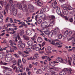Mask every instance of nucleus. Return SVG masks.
<instances>
[{"label": "nucleus", "mask_w": 75, "mask_h": 75, "mask_svg": "<svg viewBox=\"0 0 75 75\" xmlns=\"http://www.w3.org/2000/svg\"><path fill=\"white\" fill-rule=\"evenodd\" d=\"M7 42L6 41V40L5 39L4 40L3 42H1V43H4L5 44Z\"/></svg>", "instance_id": "59"}, {"label": "nucleus", "mask_w": 75, "mask_h": 75, "mask_svg": "<svg viewBox=\"0 0 75 75\" xmlns=\"http://www.w3.org/2000/svg\"><path fill=\"white\" fill-rule=\"evenodd\" d=\"M41 49V48H40V47H37L36 48V50L37 51H40Z\"/></svg>", "instance_id": "39"}, {"label": "nucleus", "mask_w": 75, "mask_h": 75, "mask_svg": "<svg viewBox=\"0 0 75 75\" xmlns=\"http://www.w3.org/2000/svg\"><path fill=\"white\" fill-rule=\"evenodd\" d=\"M55 41L54 40H52V42H51V44H52V45H55Z\"/></svg>", "instance_id": "50"}, {"label": "nucleus", "mask_w": 75, "mask_h": 75, "mask_svg": "<svg viewBox=\"0 0 75 75\" xmlns=\"http://www.w3.org/2000/svg\"><path fill=\"white\" fill-rule=\"evenodd\" d=\"M56 60L61 63H64V62L63 61V59L61 58H60L59 57H57L56 58Z\"/></svg>", "instance_id": "7"}, {"label": "nucleus", "mask_w": 75, "mask_h": 75, "mask_svg": "<svg viewBox=\"0 0 75 75\" xmlns=\"http://www.w3.org/2000/svg\"><path fill=\"white\" fill-rule=\"evenodd\" d=\"M43 14L42 13H39L38 14V16L39 17V18H41V17H42Z\"/></svg>", "instance_id": "53"}, {"label": "nucleus", "mask_w": 75, "mask_h": 75, "mask_svg": "<svg viewBox=\"0 0 75 75\" xmlns=\"http://www.w3.org/2000/svg\"><path fill=\"white\" fill-rule=\"evenodd\" d=\"M47 62L48 61L47 60H45L44 62H43L44 64V65H47Z\"/></svg>", "instance_id": "62"}, {"label": "nucleus", "mask_w": 75, "mask_h": 75, "mask_svg": "<svg viewBox=\"0 0 75 75\" xmlns=\"http://www.w3.org/2000/svg\"><path fill=\"white\" fill-rule=\"evenodd\" d=\"M40 12L42 13H44V12H45V8H42L41 10L40 11Z\"/></svg>", "instance_id": "30"}, {"label": "nucleus", "mask_w": 75, "mask_h": 75, "mask_svg": "<svg viewBox=\"0 0 75 75\" xmlns=\"http://www.w3.org/2000/svg\"><path fill=\"white\" fill-rule=\"evenodd\" d=\"M67 9L69 10H72L73 9L72 7H71V6H69L67 7Z\"/></svg>", "instance_id": "33"}, {"label": "nucleus", "mask_w": 75, "mask_h": 75, "mask_svg": "<svg viewBox=\"0 0 75 75\" xmlns=\"http://www.w3.org/2000/svg\"><path fill=\"white\" fill-rule=\"evenodd\" d=\"M8 74H13V71L11 69H8Z\"/></svg>", "instance_id": "29"}, {"label": "nucleus", "mask_w": 75, "mask_h": 75, "mask_svg": "<svg viewBox=\"0 0 75 75\" xmlns=\"http://www.w3.org/2000/svg\"><path fill=\"white\" fill-rule=\"evenodd\" d=\"M18 54L19 55H21L22 54V52L21 51H18Z\"/></svg>", "instance_id": "63"}, {"label": "nucleus", "mask_w": 75, "mask_h": 75, "mask_svg": "<svg viewBox=\"0 0 75 75\" xmlns=\"http://www.w3.org/2000/svg\"><path fill=\"white\" fill-rule=\"evenodd\" d=\"M50 23L49 24V25L47 26V27H52V26H53L54 25V23L53 22L54 21H50Z\"/></svg>", "instance_id": "14"}, {"label": "nucleus", "mask_w": 75, "mask_h": 75, "mask_svg": "<svg viewBox=\"0 0 75 75\" xmlns=\"http://www.w3.org/2000/svg\"><path fill=\"white\" fill-rule=\"evenodd\" d=\"M66 73V72L64 71L63 70L62 71H61L60 72V74H61V75H65V74Z\"/></svg>", "instance_id": "21"}, {"label": "nucleus", "mask_w": 75, "mask_h": 75, "mask_svg": "<svg viewBox=\"0 0 75 75\" xmlns=\"http://www.w3.org/2000/svg\"><path fill=\"white\" fill-rule=\"evenodd\" d=\"M43 23L45 27H46V26H47L48 24L47 23V22L46 21L44 22Z\"/></svg>", "instance_id": "43"}, {"label": "nucleus", "mask_w": 75, "mask_h": 75, "mask_svg": "<svg viewBox=\"0 0 75 75\" xmlns=\"http://www.w3.org/2000/svg\"><path fill=\"white\" fill-rule=\"evenodd\" d=\"M47 50H48V51H51V47L50 46H48L47 47Z\"/></svg>", "instance_id": "42"}, {"label": "nucleus", "mask_w": 75, "mask_h": 75, "mask_svg": "<svg viewBox=\"0 0 75 75\" xmlns=\"http://www.w3.org/2000/svg\"><path fill=\"white\" fill-rule=\"evenodd\" d=\"M29 11L30 13H33V12H34V8H33L30 9H29Z\"/></svg>", "instance_id": "34"}, {"label": "nucleus", "mask_w": 75, "mask_h": 75, "mask_svg": "<svg viewBox=\"0 0 75 75\" xmlns=\"http://www.w3.org/2000/svg\"><path fill=\"white\" fill-rule=\"evenodd\" d=\"M41 58L43 59H47V58L48 56H42L41 57Z\"/></svg>", "instance_id": "41"}, {"label": "nucleus", "mask_w": 75, "mask_h": 75, "mask_svg": "<svg viewBox=\"0 0 75 75\" xmlns=\"http://www.w3.org/2000/svg\"><path fill=\"white\" fill-rule=\"evenodd\" d=\"M22 60L23 62V63H25V64H26V60H25V59H22Z\"/></svg>", "instance_id": "56"}, {"label": "nucleus", "mask_w": 75, "mask_h": 75, "mask_svg": "<svg viewBox=\"0 0 75 75\" xmlns=\"http://www.w3.org/2000/svg\"><path fill=\"white\" fill-rule=\"evenodd\" d=\"M12 64L13 65H14L17 64V61L14 59V58L12 59Z\"/></svg>", "instance_id": "17"}, {"label": "nucleus", "mask_w": 75, "mask_h": 75, "mask_svg": "<svg viewBox=\"0 0 75 75\" xmlns=\"http://www.w3.org/2000/svg\"><path fill=\"white\" fill-rule=\"evenodd\" d=\"M17 7L18 8H19V9L21 10V8H22L23 6H22L21 4L18 3L17 4Z\"/></svg>", "instance_id": "13"}, {"label": "nucleus", "mask_w": 75, "mask_h": 75, "mask_svg": "<svg viewBox=\"0 0 75 75\" xmlns=\"http://www.w3.org/2000/svg\"><path fill=\"white\" fill-rule=\"evenodd\" d=\"M37 47V45H36V44H35L34 45L33 47V50H35V48H36Z\"/></svg>", "instance_id": "48"}, {"label": "nucleus", "mask_w": 75, "mask_h": 75, "mask_svg": "<svg viewBox=\"0 0 75 75\" xmlns=\"http://www.w3.org/2000/svg\"><path fill=\"white\" fill-rule=\"evenodd\" d=\"M23 38H24L25 40H30V38L29 37L27 36L26 35H24L23 36Z\"/></svg>", "instance_id": "12"}, {"label": "nucleus", "mask_w": 75, "mask_h": 75, "mask_svg": "<svg viewBox=\"0 0 75 75\" xmlns=\"http://www.w3.org/2000/svg\"><path fill=\"white\" fill-rule=\"evenodd\" d=\"M68 35V30H66L64 33V36H65V38H66L67 37V35Z\"/></svg>", "instance_id": "23"}, {"label": "nucleus", "mask_w": 75, "mask_h": 75, "mask_svg": "<svg viewBox=\"0 0 75 75\" xmlns=\"http://www.w3.org/2000/svg\"><path fill=\"white\" fill-rule=\"evenodd\" d=\"M33 34V31L30 30H28L26 31V34L27 35H31Z\"/></svg>", "instance_id": "5"}, {"label": "nucleus", "mask_w": 75, "mask_h": 75, "mask_svg": "<svg viewBox=\"0 0 75 75\" xmlns=\"http://www.w3.org/2000/svg\"><path fill=\"white\" fill-rule=\"evenodd\" d=\"M59 42H56V43H55V45H61V43H59Z\"/></svg>", "instance_id": "57"}, {"label": "nucleus", "mask_w": 75, "mask_h": 75, "mask_svg": "<svg viewBox=\"0 0 75 75\" xmlns=\"http://www.w3.org/2000/svg\"><path fill=\"white\" fill-rule=\"evenodd\" d=\"M33 47V45H29V46L28 47V48H29V49H30L31 50L32 49V47Z\"/></svg>", "instance_id": "58"}, {"label": "nucleus", "mask_w": 75, "mask_h": 75, "mask_svg": "<svg viewBox=\"0 0 75 75\" xmlns=\"http://www.w3.org/2000/svg\"><path fill=\"white\" fill-rule=\"evenodd\" d=\"M0 64L1 65H6L7 64V63L3 62L2 61H1V62H0Z\"/></svg>", "instance_id": "28"}, {"label": "nucleus", "mask_w": 75, "mask_h": 75, "mask_svg": "<svg viewBox=\"0 0 75 75\" xmlns=\"http://www.w3.org/2000/svg\"><path fill=\"white\" fill-rule=\"evenodd\" d=\"M63 70L64 72H66L68 71V74H72V70L71 69V68H70L69 69L67 68H64Z\"/></svg>", "instance_id": "4"}, {"label": "nucleus", "mask_w": 75, "mask_h": 75, "mask_svg": "<svg viewBox=\"0 0 75 75\" xmlns=\"http://www.w3.org/2000/svg\"><path fill=\"white\" fill-rule=\"evenodd\" d=\"M41 27H42V28H44V27H45V26L43 23H42L41 25Z\"/></svg>", "instance_id": "54"}, {"label": "nucleus", "mask_w": 75, "mask_h": 75, "mask_svg": "<svg viewBox=\"0 0 75 75\" xmlns=\"http://www.w3.org/2000/svg\"><path fill=\"white\" fill-rule=\"evenodd\" d=\"M51 33H52L53 35H54L55 37H57L59 34V29L58 28H56L54 30H52L51 31Z\"/></svg>", "instance_id": "1"}, {"label": "nucleus", "mask_w": 75, "mask_h": 75, "mask_svg": "<svg viewBox=\"0 0 75 75\" xmlns=\"http://www.w3.org/2000/svg\"><path fill=\"white\" fill-rule=\"evenodd\" d=\"M38 18H40V17L38 16V15H37L35 16V20L36 21H37Z\"/></svg>", "instance_id": "46"}, {"label": "nucleus", "mask_w": 75, "mask_h": 75, "mask_svg": "<svg viewBox=\"0 0 75 75\" xmlns=\"http://www.w3.org/2000/svg\"><path fill=\"white\" fill-rule=\"evenodd\" d=\"M15 5H12L11 6V8L13 11V16H16L17 14V10L16 9H15Z\"/></svg>", "instance_id": "2"}, {"label": "nucleus", "mask_w": 75, "mask_h": 75, "mask_svg": "<svg viewBox=\"0 0 75 75\" xmlns=\"http://www.w3.org/2000/svg\"><path fill=\"white\" fill-rule=\"evenodd\" d=\"M9 52H14V50L12 48H11L10 49Z\"/></svg>", "instance_id": "49"}, {"label": "nucleus", "mask_w": 75, "mask_h": 75, "mask_svg": "<svg viewBox=\"0 0 75 75\" xmlns=\"http://www.w3.org/2000/svg\"><path fill=\"white\" fill-rule=\"evenodd\" d=\"M14 38H16L15 39V41L16 42H17V37H16V34L15 33L14 34V37H13Z\"/></svg>", "instance_id": "45"}, {"label": "nucleus", "mask_w": 75, "mask_h": 75, "mask_svg": "<svg viewBox=\"0 0 75 75\" xmlns=\"http://www.w3.org/2000/svg\"><path fill=\"white\" fill-rule=\"evenodd\" d=\"M43 4L41 2H39L37 4V5L38 6H42Z\"/></svg>", "instance_id": "32"}, {"label": "nucleus", "mask_w": 75, "mask_h": 75, "mask_svg": "<svg viewBox=\"0 0 75 75\" xmlns=\"http://www.w3.org/2000/svg\"><path fill=\"white\" fill-rule=\"evenodd\" d=\"M51 67H55L56 64L52 62H50L49 63Z\"/></svg>", "instance_id": "16"}, {"label": "nucleus", "mask_w": 75, "mask_h": 75, "mask_svg": "<svg viewBox=\"0 0 75 75\" xmlns=\"http://www.w3.org/2000/svg\"><path fill=\"white\" fill-rule=\"evenodd\" d=\"M31 39L33 41H35V40H36V39H37V38L33 36V38H31Z\"/></svg>", "instance_id": "51"}, {"label": "nucleus", "mask_w": 75, "mask_h": 75, "mask_svg": "<svg viewBox=\"0 0 75 75\" xmlns=\"http://www.w3.org/2000/svg\"><path fill=\"white\" fill-rule=\"evenodd\" d=\"M18 17L19 18H21L23 17V15L21 13H19L18 15Z\"/></svg>", "instance_id": "44"}, {"label": "nucleus", "mask_w": 75, "mask_h": 75, "mask_svg": "<svg viewBox=\"0 0 75 75\" xmlns=\"http://www.w3.org/2000/svg\"><path fill=\"white\" fill-rule=\"evenodd\" d=\"M68 63L69 65H71V61L69 60V57H68Z\"/></svg>", "instance_id": "35"}, {"label": "nucleus", "mask_w": 75, "mask_h": 75, "mask_svg": "<svg viewBox=\"0 0 75 75\" xmlns=\"http://www.w3.org/2000/svg\"><path fill=\"white\" fill-rule=\"evenodd\" d=\"M22 56L23 57H27V55L26 54H22Z\"/></svg>", "instance_id": "60"}, {"label": "nucleus", "mask_w": 75, "mask_h": 75, "mask_svg": "<svg viewBox=\"0 0 75 75\" xmlns=\"http://www.w3.org/2000/svg\"><path fill=\"white\" fill-rule=\"evenodd\" d=\"M34 2H35L36 4H38V3L40 2L39 0H34Z\"/></svg>", "instance_id": "47"}, {"label": "nucleus", "mask_w": 75, "mask_h": 75, "mask_svg": "<svg viewBox=\"0 0 75 75\" xmlns=\"http://www.w3.org/2000/svg\"><path fill=\"white\" fill-rule=\"evenodd\" d=\"M3 72L4 73L5 75H6L8 73V69L5 70L3 71Z\"/></svg>", "instance_id": "27"}, {"label": "nucleus", "mask_w": 75, "mask_h": 75, "mask_svg": "<svg viewBox=\"0 0 75 75\" xmlns=\"http://www.w3.org/2000/svg\"><path fill=\"white\" fill-rule=\"evenodd\" d=\"M24 31L23 30H21L20 31V33L19 34L21 36H22L24 34Z\"/></svg>", "instance_id": "18"}, {"label": "nucleus", "mask_w": 75, "mask_h": 75, "mask_svg": "<svg viewBox=\"0 0 75 75\" xmlns=\"http://www.w3.org/2000/svg\"><path fill=\"white\" fill-rule=\"evenodd\" d=\"M37 41L39 42H42V39L40 37H38L37 39Z\"/></svg>", "instance_id": "15"}, {"label": "nucleus", "mask_w": 75, "mask_h": 75, "mask_svg": "<svg viewBox=\"0 0 75 75\" xmlns=\"http://www.w3.org/2000/svg\"><path fill=\"white\" fill-rule=\"evenodd\" d=\"M69 21L70 22H72L73 21V18H71L69 19Z\"/></svg>", "instance_id": "64"}, {"label": "nucleus", "mask_w": 75, "mask_h": 75, "mask_svg": "<svg viewBox=\"0 0 75 75\" xmlns=\"http://www.w3.org/2000/svg\"><path fill=\"white\" fill-rule=\"evenodd\" d=\"M57 13L59 15H60L61 14V11H60V9H58L56 11Z\"/></svg>", "instance_id": "24"}, {"label": "nucleus", "mask_w": 75, "mask_h": 75, "mask_svg": "<svg viewBox=\"0 0 75 75\" xmlns=\"http://www.w3.org/2000/svg\"><path fill=\"white\" fill-rule=\"evenodd\" d=\"M47 32V35L48 34H49V35H50V34H51V36H52V33H51V32H50V31H46Z\"/></svg>", "instance_id": "37"}, {"label": "nucleus", "mask_w": 75, "mask_h": 75, "mask_svg": "<svg viewBox=\"0 0 75 75\" xmlns=\"http://www.w3.org/2000/svg\"><path fill=\"white\" fill-rule=\"evenodd\" d=\"M10 7V4L9 3H8L7 4V5L6 6L5 8V10L6 11L7 13H8V7Z\"/></svg>", "instance_id": "8"}, {"label": "nucleus", "mask_w": 75, "mask_h": 75, "mask_svg": "<svg viewBox=\"0 0 75 75\" xmlns=\"http://www.w3.org/2000/svg\"><path fill=\"white\" fill-rule=\"evenodd\" d=\"M28 8L29 10H30L31 9L33 8L34 7L32 5H29L28 6Z\"/></svg>", "instance_id": "25"}, {"label": "nucleus", "mask_w": 75, "mask_h": 75, "mask_svg": "<svg viewBox=\"0 0 75 75\" xmlns=\"http://www.w3.org/2000/svg\"><path fill=\"white\" fill-rule=\"evenodd\" d=\"M22 11L25 12L26 10H27V6H22Z\"/></svg>", "instance_id": "9"}, {"label": "nucleus", "mask_w": 75, "mask_h": 75, "mask_svg": "<svg viewBox=\"0 0 75 75\" xmlns=\"http://www.w3.org/2000/svg\"><path fill=\"white\" fill-rule=\"evenodd\" d=\"M27 44L28 45H33V42L31 40L28 41L27 42Z\"/></svg>", "instance_id": "22"}, {"label": "nucleus", "mask_w": 75, "mask_h": 75, "mask_svg": "<svg viewBox=\"0 0 75 75\" xmlns=\"http://www.w3.org/2000/svg\"><path fill=\"white\" fill-rule=\"evenodd\" d=\"M63 8L64 10H67L68 9V5L67 4H64L63 5Z\"/></svg>", "instance_id": "11"}, {"label": "nucleus", "mask_w": 75, "mask_h": 75, "mask_svg": "<svg viewBox=\"0 0 75 75\" xmlns=\"http://www.w3.org/2000/svg\"><path fill=\"white\" fill-rule=\"evenodd\" d=\"M23 3V6H27L26 5V3H27V2L25 1H22Z\"/></svg>", "instance_id": "26"}, {"label": "nucleus", "mask_w": 75, "mask_h": 75, "mask_svg": "<svg viewBox=\"0 0 75 75\" xmlns=\"http://www.w3.org/2000/svg\"><path fill=\"white\" fill-rule=\"evenodd\" d=\"M18 47L19 49L21 50H23L24 47H25V44L24 43H22L21 45H18Z\"/></svg>", "instance_id": "3"}, {"label": "nucleus", "mask_w": 75, "mask_h": 75, "mask_svg": "<svg viewBox=\"0 0 75 75\" xmlns=\"http://www.w3.org/2000/svg\"><path fill=\"white\" fill-rule=\"evenodd\" d=\"M49 18H51V19L50 20V21L53 22L54 21V20L55 18V17L54 15H50L49 16Z\"/></svg>", "instance_id": "6"}, {"label": "nucleus", "mask_w": 75, "mask_h": 75, "mask_svg": "<svg viewBox=\"0 0 75 75\" xmlns=\"http://www.w3.org/2000/svg\"><path fill=\"white\" fill-rule=\"evenodd\" d=\"M14 56L16 58H18L19 57L16 54H14Z\"/></svg>", "instance_id": "61"}, {"label": "nucleus", "mask_w": 75, "mask_h": 75, "mask_svg": "<svg viewBox=\"0 0 75 75\" xmlns=\"http://www.w3.org/2000/svg\"><path fill=\"white\" fill-rule=\"evenodd\" d=\"M63 37V35H62V34H60L59 37H58V38H59V39H61V38H62V37Z\"/></svg>", "instance_id": "36"}, {"label": "nucleus", "mask_w": 75, "mask_h": 75, "mask_svg": "<svg viewBox=\"0 0 75 75\" xmlns=\"http://www.w3.org/2000/svg\"><path fill=\"white\" fill-rule=\"evenodd\" d=\"M11 57H8L6 58V60L7 62H10L11 61Z\"/></svg>", "instance_id": "20"}, {"label": "nucleus", "mask_w": 75, "mask_h": 75, "mask_svg": "<svg viewBox=\"0 0 75 75\" xmlns=\"http://www.w3.org/2000/svg\"><path fill=\"white\" fill-rule=\"evenodd\" d=\"M54 70L55 71H59V69L57 67H54Z\"/></svg>", "instance_id": "52"}, {"label": "nucleus", "mask_w": 75, "mask_h": 75, "mask_svg": "<svg viewBox=\"0 0 75 75\" xmlns=\"http://www.w3.org/2000/svg\"><path fill=\"white\" fill-rule=\"evenodd\" d=\"M42 22V20L41 19H39L37 21V23L38 24H40V23H41V22Z\"/></svg>", "instance_id": "38"}, {"label": "nucleus", "mask_w": 75, "mask_h": 75, "mask_svg": "<svg viewBox=\"0 0 75 75\" xmlns=\"http://www.w3.org/2000/svg\"><path fill=\"white\" fill-rule=\"evenodd\" d=\"M36 73L37 74H41V73H42V71H41V70L39 69L36 72Z\"/></svg>", "instance_id": "31"}, {"label": "nucleus", "mask_w": 75, "mask_h": 75, "mask_svg": "<svg viewBox=\"0 0 75 75\" xmlns=\"http://www.w3.org/2000/svg\"><path fill=\"white\" fill-rule=\"evenodd\" d=\"M9 3L10 4H12L11 6H12V5H13V0H10L9 1Z\"/></svg>", "instance_id": "55"}, {"label": "nucleus", "mask_w": 75, "mask_h": 75, "mask_svg": "<svg viewBox=\"0 0 75 75\" xmlns=\"http://www.w3.org/2000/svg\"><path fill=\"white\" fill-rule=\"evenodd\" d=\"M26 51L27 52H31V50L28 47L26 49Z\"/></svg>", "instance_id": "40"}, {"label": "nucleus", "mask_w": 75, "mask_h": 75, "mask_svg": "<svg viewBox=\"0 0 75 75\" xmlns=\"http://www.w3.org/2000/svg\"><path fill=\"white\" fill-rule=\"evenodd\" d=\"M0 4L1 5H2V7H3V6H4L5 7L6 6V4L7 3L6 1H5L4 3L3 2V1H0Z\"/></svg>", "instance_id": "10"}, {"label": "nucleus", "mask_w": 75, "mask_h": 75, "mask_svg": "<svg viewBox=\"0 0 75 75\" xmlns=\"http://www.w3.org/2000/svg\"><path fill=\"white\" fill-rule=\"evenodd\" d=\"M63 14L64 15H67L68 14V11L66 10H64V11H63Z\"/></svg>", "instance_id": "19"}]
</instances>
